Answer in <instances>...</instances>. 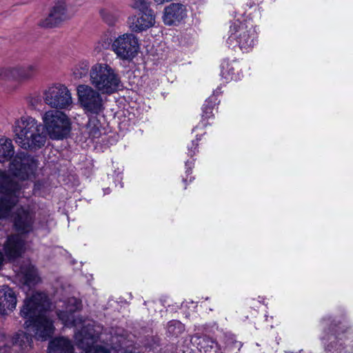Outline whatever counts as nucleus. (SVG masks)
<instances>
[{
    "mask_svg": "<svg viewBox=\"0 0 353 353\" xmlns=\"http://www.w3.org/2000/svg\"><path fill=\"white\" fill-rule=\"evenodd\" d=\"M32 337L23 330L12 335L0 333V353H26L32 348Z\"/></svg>",
    "mask_w": 353,
    "mask_h": 353,
    "instance_id": "obj_8",
    "label": "nucleus"
},
{
    "mask_svg": "<svg viewBox=\"0 0 353 353\" xmlns=\"http://www.w3.org/2000/svg\"><path fill=\"white\" fill-rule=\"evenodd\" d=\"M326 323H327L325 322V320H323V321H322V325H323V326H324Z\"/></svg>",
    "mask_w": 353,
    "mask_h": 353,
    "instance_id": "obj_36",
    "label": "nucleus"
},
{
    "mask_svg": "<svg viewBox=\"0 0 353 353\" xmlns=\"http://www.w3.org/2000/svg\"><path fill=\"white\" fill-rule=\"evenodd\" d=\"M172 1V0H154V1L158 5H161Z\"/></svg>",
    "mask_w": 353,
    "mask_h": 353,
    "instance_id": "obj_33",
    "label": "nucleus"
},
{
    "mask_svg": "<svg viewBox=\"0 0 353 353\" xmlns=\"http://www.w3.org/2000/svg\"><path fill=\"white\" fill-rule=\"evenodd\" d=\"M14 154V148L11 139L0 137V163L9 161Z\"/></svg>",
    "mask_w": 353,
    "mask_h": 353,
    "instance_id": "obj_22",
    "label": "nucleus"
},
{
    "mask_svg": "<svg viewBox=\"0 0 353 353\" xmlns=\"http://www.w3.org/2000/svg\"><path fill=\"white\" fill-rule=\"evenodd\" d=\"M200 350L204 353H219V347L217 343L208 336H203L200 339L199 343Z\"/></svg>",
    "mask_w": 353,
    "mask_h": 353,
    "instance_id": "obj_24",
    "label": "nucleus"
},
{
    "mask_svg": "<svg viewBox=\"0 0 353 353\" xmlns=\"http://www.w3.org/2000/svg\"><path fill=\"white\" fill-rule=\"evenodd\" d=\"M213 116V107L212 105H210L209 101H205V103L203 105V113L202 117L203 119H208L211 118Z\"/></svg>",
    "mask_w": 353,
    "mask_h": 353,
    "instance_id": "obj_28",
    "label": "nucleus"
},
{
    "mask_svg": "<svg viewBox=\"0 0 353 353\" xmlns=\"http://www.w3.org/2000/svg\"><path fill=\"white\" fill-rule=\"evenodd\" d=\"M186 16L185 7L181 3H173L165 8L163 20L166 25H175L185 18Z\"/></svg>",
    "mask_w": 353,
    "mask_h": 353,
    "instance_id": "obj_19",
    "label": "nucleus"
},
{
    "mask_svg": "<svg viewBox=\"0 0 353 353\" xmlns=\"http://www.w3.org/2000/svg\"><path fill=\"white\" fill-rule=\"evenodd\" d=\"M184 330V325L180 321L174 320L168 323V331L172 335L177 336L182 333Z\"/></svg>",
    "mask_w": 353,
    "mask_h": 353,
    "instance_id": "obj_25",
    "label": "nucleus"
},
{
    "mask_svg": "<svg viewBox=\"0 0 353 353\" xmlns=\"http://www.w3.org/2000/svg\"><path fill=\"white\" fill-rule=\"evenodd\" d=\"M325 350L327 352H332L333 346L332 345H327L325 346Z\"/></svg>",
    "mask_w": 353,
    "mask_h": 353,
    "instance_id": "obj_35",
    "label": "nucleus"
},
{
    "mask_svg": "<svg viewBox=\"0 0 353 353\" xmlns=\"http://www.w3.org/2000/svg\"><path fill=\"white\" fill-rule=\"evenodd\" d=\"M34 217L30 207L17 208L12 215L16 230L21 233H28L33 230Z\"/></svg>",
    "mask_w": 353,
    "mask_h": 353,
    "instance_id": "obj_14",
    "label": "nucleus"
},
{
    "mask_svg": "<svg viewBox=\"0 0 353 353\" xmlns=\"http://www.w3.org/2000/svg\"><path fill=\"white\" fill-rule=\"evenodd\" d=\"M57 314L64 326L74 327L77 330L74 333L77 345L82 349L83 353H110V351L102 346H93L94 343L100 338L103 327L95 322L90 320H83L75 317L73 313L81 308V302L74 298H69L67 303L58 305Z\"/></svg>",
    "mask_w": 353,
    "mask_h": 353,
    "instance_id": "obj_2",
    "label": "nucleus"
},
{
    "mask_svg": "<svg viewBox=\"0 0 353 353\" xmlns=\"http://www.w3.org/2000/svg\"><path fill=\"white\" fill-rule=\"evenodd\" d=\"M131 7L139 12L152 10L149 9V3L146 0H132Z\"/></svg>",
    "mask_w": 353,
    "mask_h": 353,
    "instance_id": "obj_27",
    "label": "nucleus"
},
{
    "mask_svg": "<svg viewBox=\"0 0 353 353\" xmlns=\"http://www.w3.org/2000/svg\"><path fill=\"white\" fill-rule=\"evenodd\" d=\"M89 70V63L87 61L80 62L74 70V75L76 78L81 79L85 76Z\"/></svg>",
    "mask_w": 353,
    "mask_h": 353,
    "instance_id": "obj_26",
    "label": "nucleus"
},
{
    "mask_svg": "<svg viewBox=\"0 0 353 353\" xmlns=\"http://www.w3.org/2000/svg\"><path fill=\"white\" fill-rule=\"evenodd\" d=\"M48 353H74L72 343L65 337H57L49 343Z\"/></svg>",
    "mask_w": 353,
    "mask_h": 353,
    "instance_id": "obj_20",
    "label": "nucleus"
},
{
    "mask_svg": "<svg viewBox=\"0 0 353 353\" xmlns=\"http://www.w3.org/2000/svg\"><path fill=\"white\" fill-rule=\"evenodd\" d=\"M4 252L10 259H14L21 256L26 250V242L19 235L9 236L4 244Z\"/></svg>",
    "mask_w": 353,
    "mask_h": 353,
    "instance_id": "obj_18",
    "label": "nucleus"
},
{
    "mask_svg": "<svg viewBox=\"0 0 353 353\" xmlns=\"http://www.w3.org/2000/svg\"><path fill=\"white\" fill-rule=\"evenodd\" d=\"M38 64L36 63L0 68V77L25 81L32 79L37 73Z\"/></svg>",
    "mask_w": 353,
    "mask_h": 353,
    "instance_id": "obj_12",
    "label": "nucleus"
},
{
    "mask_svg": "<svg viewBox=\"0 0 353 353\" xmlns=\"http://www.w3.org/2000/svg\"><path fill=\"white\" fill-rule=\"evenodd\" d=\"M38 164L34 157L20 154L12 159L9 170L0 169V219L8 216L24 196L23 181L35 177Z\"/></svg>",
    "mask_w": 353,
    "mask_h": 353,
    "instance_id": "obj_1",
    "label": "nucleus"
},
{
    "mask_svg": "<svg viewBox=\"0 0 353 353\" xmlns=\"http://www.w3.org/2000/svg\"><path fill=\"white\" fill-rule=\"evenodd\" d=\"M122 339H123V337H122V336H121V339H118V337H117V336H112V339H111V342H112V343H113L114 342V341H118L119 342V343H120V344H119V346H121V343H122Z\"/></svg>",
    "mask_w": 353,
    "mask_h": 353,
    "instance_id": "obj_32",
    "label": "nucleus"
},
{
    "mask_svg": "<svg viewBox=\"0 0 353 353\" xmlns=\"http://www.w3.org/2000/svg\"><path fill=\"white\" fill-rule=\"evenodd\" d=\"M43 128H45L50 139L54 140L63 139L70 130V121L63 112L49 110L41 117Z\"/></svg>",
    "mask_w": 353,
    "mask_h": 353,
    "instance_id": "obj_7",
    "label": "nucleus"
},
{
    "mask_svg": "<svg viewBox=\"0 0 353 353\" xmlns=\"http://www.w3.org/2000/svg\"><path fill=\"white\" fill-rule=\"evenodd\" d=\"M51 303L42 292L27 294L20 308L19 314L25 319L23 327L39 341H46L54 332L53 321L49 315Z\"/></svg>",
    "mask_w": 353,
    "mask_h": 353,
    "instance_id": "obj_3",
    "label": "nucleus"
},
{
    "mask_svg": "<svg viewBox=\"0 0 353 353\" xmlns=\"http://www.w3.org/2000/svg\"><path fill=\"white\" fill-rule=\"evenodd\" d=\"M197 145H198L197 142L193 141L192 142V146L188 147L189 154L190 156H192L193 154H194L196 153Z\"/></svg>",
    "mask_w": 353,
    "mask_h": 353,
    "instance_id": "obj_30",
    "label": "nucleus"
},
{
    "mask_svg": "<svg viewBox=\"0 0 353 353\" xmlns=\"http://www.w3.org/2000/svg\"><path fill=\"white\" fill-rule=\"evenodd\" d=\"M14 272L19 282L23 285L30 288L41 281L37 270L30 261H23L20 265H15Z\"/></svg>",
    "mask_w": 353,
    "mask_h": 353,
    "instance_id": "obj_15",
    "label": "nucleus"
},
{
    "mask_svg": "<svg viewBox=\"0 0 353 353\" xmlns=\"http://www.w3.org/2000/svg\"><path fill=\"white\" fill-rule=\"evenodd\" d=\"M139 41L132 33H124L112 40L111 50L121 61L131 62L139 52Z\"/></svg>",
    "mask_w": 353,
    "mask_h": 353,
    "instance_id": "obj_9",
    "label": "nucleus"
},
{
    "mask_svg": "<svg viewBox=\"0 0 353 353\" xmlns=\"http://www.w3.org/2000/svg\"><path fill=\"white\" fill-rule=\"evenodd\" d=\"M78 100L81 107L88 114H99L104 110L101 93L89 85L81 84L77 87Z\"/></svg>",
    "mask_w": 353,
    "mask_h": 353,
    "instance_id": "obj_10",
    "label": "nucleus"
},
{
    "mask_svg": "<svg viewBox=\"0 0 353 353\" xmlns=\"http://www.w3.org/2000/svg\"><path fill=\"white\" fill-rule=\"evenodd\" d=\"M69 17L65 1L58 0L52 7L48 16L41 20L39 25L44 28H52L58 26Z\"/></svg>",
    "mask_w": 353,
    "mask_h": 353,
    "instance_id": "obj_13",
    "label": "nucleus"
},
{
    "mask_svg": "<svg viewBox=\"0 0 353 353\" xmlns=\"http://www.w3.org/2000/svg\"><path fill=\"white\" fill-rule=\"evenodd\" d=\"M101 15L103 17V20L109 25H113L117 21V18L112 16L110 13L105 11H101Z\"/></svg>",
    "mask_w": 353,
    "mask_h": 353,
    "instance_id": "obj_29",
    "label": "nucleus"
},
{
    "mask_svg": "<svg viewBox=\"0 0 353 353\" xmlns=\"http://www.w3.org/2000/svg\"><path fill=\"white\" fill-rule=\"evenodd\" d=\"M17 295L7 285H0V317L8 316L17 307Z\"/></svg>",
    "mask_w": 353,
    "mask_h": 353,
    "instance_id": "obj_16",
    "label": "nucleus"
},
{
    "mask_svg": "<svg viewBox=\"0 0 353 353\" xmlns=\"http://www.w3.org/2000/svg\"><path fill=\"white\" fill-rule=\"evenodd\" d=\"M83 134L85 139L94 140L99 138L102 134V126L100 121L96 117L89 118L88 122L85 126Z\"/></svg>",
    "mask_w": 353,
    "mask_h": 353,
    "instance_id": "obj_21",
    "label": "nucleus"
},
{
    "mask_svg": "<svg viewBox=\"0 0 353 353\" xmlns=\"http://www.w3.org/2000/svg\"><path fill=\"white\" fill-rule=\"evenodd\" d=\"M257 38V32L252 25L235 21L230 27L226 42L234 50L239 48L243 52H248L256 44Z\"/></svg>",
    "mask_w": 353,
    "mask_h": 353,
    "instance_id": "obj_6",
    "label": "nucleus"
},
{
    "mask_svg": "<svg viewBox=\"0 0 353 353\" xmlns=\"http://www.w3.org/2000/svg\"><path fill=\"white\" fill-rule=\"evenodd\" d=\"M155 23V17L152 11H144L128 19V24L131 30L140 32L152 27Z\"/></svg>",
    "mask_w": 353,
    "mask_h": 353,
    "instance_id": "obj_17",
    "label": "nucleus"
},
{
    "mask_svg": "<svg viewBox=\"0 0 353 353\" xmlns=\"http://www.w3.org/2000/svg\"><path fill=\"white\" fill-rule=\"evenodd\" d=\"M238 68L236 63L224 61L221 64V76L227 81H237L241 78L239 74L236 72Z\"/></svg>",
    "mask_w": 353,
    "mask_h": 353,
    "instance_id": "obj_23",
    "label": "nucleus"
},
{
    "mask_svg": "<svg viewBox=\"0 0 353 353\" xmlns=\"http://www.w3.org/2000/svg\"><path fill=\"white\" fill-rule=\"evenodd\" d=\"M102 41V46L104 48H108L110 46H111L112 41H108V39H106V41L105 39H101Z\"/></svg>",
    "mask_w": 353,
    "mask_h": 353,
    "instance_id": "obj_31",
    "label": "nucleus"
},
{
    "mask_svg": "<svg viewBox=\"0 0 353 353\" xmlns=\"http://www.w3.org/2000/svg\"><path fill=\"white\" fill-rule=\"evenodd\" d=\"M44 103L52 108L68 109L72 105L70 90L63 84H53L45 88L42 93Z\"/></svg>",
    "mask_w": 353,
    "mask_h": 353,
    "instance_id": "obj_11",
    "label": "nucleus"
},
{
    "mask_svg": "<svg viewBox=\"0 0 353 353\" xmlns=\"http://www.w3.org/2000/svg\"><path fill=\"white\" fill-rule=\"evenodd\" d=\"M332 338H334V336H333L332 335L329 336L327 339H326V338H325V336H322V337H321V341H322V342L324 343V345H325V343H326V341H327V340H330V339H332Z\"/></svg>",
    "mask_w": 353,
    "mask_h": 353,
    "instance_id": "obj_34",
    "label": "nucleus"
},
{
    "mask_svg": "<svg viewBox=\"0 0 353 353\" xmlns=\"http://www.w3.org/2000/svg\"><path fill=\"white\" fill-rule=\"evenodd\" d=\"M14 133L19 145L32 151L41 148L47 140L42 123L28 115L22 116L15 121Z\"/></svg>",
    "mask_w": 353,
    "mask_h": 353,
    "instance_id": "obj_4",
    "label": "nucleus"
},
{
    "mask_svg": "<svg viewBox=\"0 0 353 353\" xmlns=\"http://www.w3.org/2000/svg\"><path fill=\"white\" fill-rule=\"evenodd\" d=\"M91 87L103 94H111L121 87V81L117 70L106 63H96L90 68Z\"/></svg>",
    "mask_w": 353,
    "mask_h": 353,
    "instance_id": "obj_5",
    "label": "nucleus"
}]
</instances>
